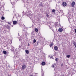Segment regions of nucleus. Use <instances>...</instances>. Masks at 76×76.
Segmentation results:
<instances>
[{
  "mask_svg": "<svg viewBox=\"0 0 76 76\" xmlns=\"http://www.w3.org/2000/svg\"><path fill=\"white\" fill-rule=\"evenodd\" d=\"M28 46H29V45H29V43H28Z\"/></svg>",
  "mask_w": 76,
  "mask_h": 76,
  "instance_id": "32",
  "label": "nucleus"
},
{
  "mask_svg": "<svg viewBox=\"0 0 76 76\" xmlns=\"http://www.w3.org/2000/svg\"><path fill=\"white\" fill-rule=\"evenodd\" d=\"M26 14L27 16L28 17H29V18H30V19L31 20H32L33 19H32V18H31V10H27L26 12Z\"/></svg>",
  "mask_w": 76,
  "mask_h": 76,
  "instance_id": "2",
  "label": "nucleus"
},
{
  "mask_svg": "<svg viewBox=\"0 0 76 76\" xmlns=\"http://www.w3.org/2000/svg\"><path fill=\"white\" fill-rule=\"evenodd\" d=\"M73 44H74V45H75V48H76V42H73Z\"/></svg>",
  "mask_w": 76,
  "mask_h": 76,
  "instance_id": "16",
  "label": "nucleus"
},
{
  "mask_svg": "<svg viewBox=\"0 0 76 76\" xmlns=\"http://www.w3.org/2000/svg\"><path fill=\"white\" fill-rule=\"evenodd\" d=\"M20 27H21V28H25V26H23L22 24H20Z\"/></svg>",
  "mask_w": 76,
  "mask_h": 76,
  "instance_id": "9",
  "label": "nucleus"
},
{
  "mask_svg": "<svg viewBox=\"0 0 76 76\" xmlns=\"http://www.w3.org/2000/svg\"><path fill=\"white\" fill-rule=\"evenodd\" d=\"M1 19L2 20H4V17H2Z\"/></svg>",
  "mask_w": 76,
  "mask_h": 76,
  "instance_id": "18",
  "label": "nucleus"
},
{
  "mask_svg": "<svg viewBox=\"0 0 76 76\" xmlns=\"http://www.w3.org/2000/svg\"><path fill=\"white\" fill-rule=\"evenodd\" d=\"M41 4V5L42 6H43V4Z\"/></svg>",
  "mask_w": 76,
  "mask_h": 76,
  "instance_id": "34",
  "label": "nucleus"
},
{
  "mask_svg": "<svg viewBox=\"0 0 76 76\" xmlns=\"http://www.w3.org/2000/svg\"><path fill=\"white\" fill-rule=\"evenodd\" d=\"M58 31L59 32H62V31H63V28H60L58 29Z\"/></svg>",
  "mask_w": 76,
  "mask_h": 76,
  "instance_id": "5",
  "label": "nucleus"
},
{
  "mask_svg": "<svg viewBox=\"0 0 76 76\" xmlns=\"http://www.w3.org/2000/svg\"><path fill=\"white\" fill-rule=\"evenodd\" d=\"M53 67H54V65H53Z\"/></svg>",
  "mask_w": 76,
  "mask_h": 76,
  "instance_id": "37",
  "label": "nucleus"
},
{
  "mask_svg": "<svg viewBox=\"0 0 76 76\" xmlns=\"http://www.w3.org/2000/svg\"><path fill=\"white\" fill-rule=\"evenodd\" d=\"M48 25L50 28H51V24L49 22L48 23Z\"/></svg>",
  "mask_w": 76,
  "mask_h": 76,
  "instance_id": "8",
  "label": "nucleus"
},
{
  "mask_svg": "<svg viewBox=\"0 0 76 76\" xmlns=\"http://www.w3.org/2000/svg\"><path fill=\"white\" fill-rule=\"evenodd\" d=\"M11 4H12L13 5V6L12 7V8H13V7H15V2H11Z\"/></svg>",
  "mask_w": 76,
  "mask_h": 76,
  "instance_id": "10",
  "label": "nucleus"
},
{
  "mask_svg": "<svg viewBox=\"0 0 76 76\" xmlns=\"http://www.w3.org/2000/svg\"><path fill=\"white\" fill-rule=\"evenodd\" d=\"M30 76H34V75H30Z\"/></svg>",
  "mask_w": 76,
  "mask_h": 76,
  "instance_id": "33",
  "label": "nucleus"
},
{
  "mask_svg": "<svg viewBox=\"0 0 76 76\" xmlns=\"http://www.w3.org/2000/svg\"><path fill=\"white\" fill-rule=\"evenodd\" d=\"M26 51V54H28L29 53V50H25Z\"/></svg>",
  "mask_w": 76,
  "mask_h": 76,
  "instance_id": "13",
  "label": "nucleus"
},
{
  "mask_svg": "<svg viewBox=\"0 0 76 76\" xmlns=\"http://www.w3.org/2000/svg\"><path fill=\"white\" fill-rule=\"evenodd\" d=\"M18 22L16 20L13 21V25H17Z\"/></svg>",
  "mask_w": 76,
  "mask_h": 76,
  "instance_id": "6",
  "label": "nucleus"
},
{
  "mask_svg": "<svg viewBox=\"0 0 76 76\" xmlns=\"http://www.w3.org/2000/svg\"><path fill=\"white\" fill-rule=\"evenodd\" d=\"M35 75H36V74H37V73H35Z\"/></svg>",
  "mask_w": 76,
  "mask_h": 76,
  "instance_id": "40",
  "label": "nucleus"
},
{
  "mask_svg": "<svg viewBox=\"0 0 76 76\" xmlns=\"http://www.w3.org/2000/svg\"><path fill=\"white\" fill-rule=\"evenodd\" d=\"M63 66V64H61V66Z\"/></svg>",
  "mask_w": 76,
  "mask_h": 76,
  "instance_id": "36",
  "label": "nucleus"
},
{
  "mask_svg": "<svg viewBox=\"0 0 76 76\" xmlns=\"http://www.w3.org/2000/svg\"><path fill=\"white\" fill-rule=\"evenodd\" d=\"M53 58V56H51L50 57V58Z\"/></svg>",
  "mask_w": 76,
  "mask_h": 76,
  "instance_id": "35",
  "label": "nucleus"
},
{
  "mask_svg": "<svg viewBox=\"0 0 76 76\" xmlns=\"http://www.w3.org/2000/svg\"><path fill=\"white\" fill-rule=\"evenodd\" d=\"M33 42L34 43H35L36 42V40L34 39L33 40Z\"/></svg>",
  "mask_w": 76,
  "mask_h": 76,
  "instance_id": "17",
  "label": "nucleus"
},
{
  "mask_svg": "<svg viewBox=\"0 0 76 76\" xmlns=\"http://www.w3.org/2000/svg\"><path fill=\"white\" fill-rule=\"evenodd\" d=\"M20 41H21V40H22V39L21 38H19V39Z\"/></svg>",
  "mask_w": 76,
  "mask_h": 76,
  "instance_id": "25",
  "label": "nucleus"
},
{
  "mask_svg": "<svg viewBox=\"0 0 76 76\" xmlns=\"http://www.w3.org/2000/svg\"><path fill=\"white\" fill-rule=\"evenodd\" d=\"M70 16H68V18H70Z\"/></svg>",
  "mask_w": 76,
  "mask_h": 76,
  "instance_id": "38",
  "label": "nucleus"
},
{
  "mask_svg": "<svg viewBox=\"0 0 76 76\" xmlns=\"http://www.w3.org/2000/svg\"><path fill=\"white\" fill-rule=\"evenodd\" d=\"M62 5L64 7L66 6L67 4H66V3L65 2H64L62 3Z\"/></svg>",
  "mask_w": 76,
  "mask_h": 76,
  "instance_id": "7",
  "label": "nucleus"
},
{
  "mask_svg": "<svg viewBox=\"0 0 76 76\" xmlns=\"http://www.w3.org/2000/svg\"><path fill=\"white\" fill-rule=\"evenodd\" d=\"M45 64V63L44 62H43L42 63V66H44V65Z\"/></svg>",
  "mask_w": 76,
  "mask_h": 76,
  "instance_id": "14",
  "label": "nucleus"
},
{
  "mask_svg": "<svg viewBox=\"0 0 76 76\" xmlns=\"http://www.w3.org/2000/svg\"><path fill=\"white\" fill-rule=\"evenodd\" d=\"M70 57V55H68L66 56V57H67V58H69Z\"/></svg>",
  "mask_w": 76,
  "mask_h": 76,
  "instance_id": "19",
  "label": "nucleus"
},
{
  "mask_svg": "<svg viewBox=\"0 0 76 76\" xmlns=\"http://www.w3.org/2000/svg\"><path fill=\"white\" fill-rule=\"evenodd\" d=\"M75 5V2L73 1L71 3V6L72 7H74Z\"/></svg>",
  "mask_w": 76,
  "mask_h": 76,
  "instance_id": "4",
  "label": "nucleus"
},
{
  "mask_svg": "<svg viewBox=\"0 0 76 76\" xmlns=\"http://www.w3.org/2000/svg\"><path fill=\"white\" fill-rule=\"evenodd\" d=\"M35 32H38V29L35 28Z\"/></svg>",
  "mask_w": 76,
  "mask_h": 76,
  "instance_id": "20",
  "label": "nucleus"
},
{
  "mask_svg": "<svg viewBox=\"0 0 76 76\" xmlns=\"http://www.w3.org/2000/svg\"><path fill=\"white\" fill-rule=\"evenodd\" d=\"M54 65H56V64H54Z\"/></svg>",
  "mask_w": 76,
  "mask_h": 76,
  "instance_id": "39",
  "label": "nucleus"
},
{
  "mask_svg": "<svg viewBox=\"0 0 76 76\" xmlns=\"http://www.w3.org/2000/svg\"><path fill=\"white\" fill-rule=\"evenodd\" d=\"M22 30H23V31H25V29H24V28L22 29Z\"/></svg>",
  "mask_w": 76,
  "mask_h": 76,
  "instance_id": "29",
  "label": "nucleus"
},
{
  "mask_svg": "<svg viewBox=\"0 0 76 76\" xmlns=\"http://www.w3.org/2000/svg\"><path fill=\"white\" fill-rule=\"evenodd\" d=\"M12 49H11V51H13L14 53L15 54L16 53V54H17V50H16V49L15 50V48H13L12 47Z\"/></svg>",
  "mask_w": 76,
  "mask_h": 76,
  "instance_id": "3",
  "label": "nucleus"
},
{
  "mask_svg": "<svg viewBox=\"0 0 76 76\" xmlns=\"http://www.w3.org/2000/svg\"><path fill=\"white\" fill-rule=\"evenodd\" d=\"M42 76H44V71H43V70H42Z\"/></svg>",
  "mask_w": 76,
  "mask_h": 76,
  "instance_id": "11",
  "label": "nucleus"
},
{
  "mask_svg": "<svg viewBox=\"0 0 76 76\" xmlns=\"http://www.w3.org/2000/svg\"><path fill=\"white\" fill-rule=\"evenodd\" d=\"M46 16H47V17H49V15H48V14H47V15H46Z\"/></svg>",
  "mask_w": 76,
  "mask_h": 76,
  "instance_id": "28",
  "label": "nucleus"
},
{
  "mask_svg": "<svg viewBox=\"0 0 76 76\" xmlns=\"http://www.w3.org/2000/svg\"><path fill=\"white\" fill-rule=\"evenodd\" d=\"M3 53L4 54H7V52H6V51L5 50H4L3 51Z\"/></svg>",
  "mask_w": 76,
  "mask_h": 76,
  "instance_id": "15",
  "label": "nucleus"
},
{
  "mask_svg": "<svg viewBox=\"0 0 76 76\" xmlns=\"http://www.w3.org/2000/svg\"><path fill=\"white\" fill-rule=\"evenodd\" d=\"M50 46V47H52V46H53V44H51Z\"/></svg>",
  "mask_w": 76,
  "mask_h": 76,
  "instance_id": "22",
  "label": "nucleus"
},
{
  "mask_svg": "<svg viewBox=\"0 0 76 76\" xmlns=\"http://www.w3.org/2000/svg\"><path fill=\"white\" fill-rule=\"evenodd\" d=\"M57 60H58V58H56L55 59V61H57Z\"/></svg>",
  "mask_w": 76,
  "mask_h": 76,
  "instance_id": "26",
  "label": "nucleus"
},
{
  "mask_svg": "<svg viewBox=\"0 0 76 76\" xmlns=\"http://www.w3.org/2000/svg\"><path fill=\"white\" fill-rule=\"evenodd\" d=\"M53 67L54 68V70L55 71V76H59V73H58V72H59L60 70L59 68L57 67Z\"/></svg>",
  "mask_w": 76,
  "mask_h": 76,
  "instance_id": "1",
  "label": "nucleus"
},
{
  "mask_svg": "<svg viewBox=\"0 0 76 76\" xmlns=\"http://www.w3.org/2000/svg\"><path fill=\"white\" fill-rule=\"evenodd\" d=\"M54 49L55 50H56V51H57V50H58V47H57V46H55Z\"/></svg>",
  "mask_w": 76,
  "mask_h": 76,
  "instance_id": "12",
  "label": "nucleus"
},
{
  "mask_svg": "<svg viewBox=\"0 0 76 76\" xmlns=\"http://www.w3.org/2000/svg\"><path fill=\"white\" fill-rule=\"evenodd\" d=\"M74 30L75 31V33H76V29H75Z\"/></svg>",
  "mask_w": 76,
  "mask_h": 76,
  "instance_id": "30",
  "label": "nucleus"
},
{
  "mask_svg": "<svg viewBox=\"0 0 76 76\" xmlns=\"http://www.w3.org/2000/svg\"><path fill=\"white\" fill-rule=\"evenodd\" d=\"M52 12H55V10H53Z\"/></svg>",
  "mask_w": 76,
  "mask_h": 76,
  "instance_id": "21",
  "label": "nucleus"
},
{
  "mask_svg": "<svg viewBox=\"0 0 76 76\" xmlns=\"http://www.w3.org/2000/svg\"><path fill=\"white\" fill-rule=\"evenodd\" d=\"M18 1V0H15V2H16Z\"/></svg>",
  "mask_w": 76,
  "mask_h": 76,
  "instance_id": "31",
  "label": "nucleus"
},
{
  "mask_svg": "<svg viewBox=\"0 0 76 76\" xmlns=\"http://www.w3.org/2000/svg\"><path fill=\"white\" fill-rule=\"evenodd\" d=\"M21 47H22V46H19V48H21Z\"/></svg>",
  "mask_w": 76,
  "mask_h": 76,
  "instance_id": "27",
  "label": "nucleus"
},
{
  "mask_svg": "<svg viewBox=\"0 0 76 76\" xmlns=\"http://www.w3.org/2000/svg\"><path fill=\"white\" fill-rule=\"evenodd\" d=\"M25 68V67H22V69H23H23H24Z\"/></svg>",
  "mask_w": 76,
  "mask_h": 76,
  "instance_id": "23",
  "label": "nucleus"
},
{
  "mask_svg": "<svg viewBox=\"0 0 76 76\" xmlns=\"http://www.w3.org/2000/svg\"><path fill=\"white\" fill-rule=\"evenodd\" d=\"M22 67H26L25 65H23L22 66Z\"/></svg>",
  "mask_w": 76,
  "mask_h": 76,
  "instance_id": "24",
  "label": "nucleus"
},
{
  "mask_svg": "<svg viewBox=\"0 0 76 76\" xmlns=\"http://www.w3.org/2000/svg\"><path fill=\"white\" fill-rule=\"evenodd\" d=\"M16 57H17V56H16Z\"/></svg>",
  "mask_w": 76,
  "mask_h": 76,
  "instance_id": "41",
  "label": "nucleus"
}]
</instances>
